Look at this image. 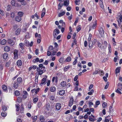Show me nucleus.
<instances>
[{
  "mask_svg": "<svg viewBox=\"0 0 122 122\" xmlns=\"http://www.w3.org/2000/svg\"><path fill=\"white\" fill-rule=\"evenodd\" d=\"M39 67L37 68V71L38 73V74L41 75L45 71V67L43 66V65L42 64H39Z\"/></svg>",
  "mask_w": 122,
  "mask_h": 122,
  "instance_id": "f257e3e1",
  "label": "nucleus"
},
{
  "mask_svg": "<svg viewBox=\"0 0 122 122\" xmlns=\"http://www.w3.org/2000/svg\"><path fill=\"white\" fill-rule=\"evenodd\" d=\"M22 81V78L20 77H19L16 80L14 81L13 86L15 88H17Z\"/></svg>",
  "mask_w": 122,
  "mask_h": 122,
  "instance_id": "f03ea898",
  "label": "nucleus"
},
{
  "mask_svg": "<svg viewBox=\"0 0 122 122\" xmlns=\"http://www.w3.org/2000/svg\"><path fill=\"white\" fill-rule=\"evenodd\" d=\"M54 46L53 47V50L52 51V55L53 56L55 55L56 54L59 49L58 45L57 43L55 42L54 43Z\"/></svg>",
  "mask_w": 122,
  "mask_h": 122,
  "instance_id": "7ed1b4c3",
  "label": "nucleus"
},
{
  "mask_svg": "<svg viewBox=\"0 0 122 122\" xmlns=\"http://www.w3.org/2000/svg\"><path fill=\"white\" fill-rule=\"evenodd\" d=\"M97 46L100 49H106L107 45V43L106 41H104V45H103L99 41H97Z\"/></svg>",
  "mask_w": 122,
  "mask_h": 122,
  "instance_id": "20e7f679",
  "label": "nucleus"
},
{
  "mask_svg": "<svg viewBox=\"0 0 122 122\" xmlns=\"http://www.w3.org/2000/svg\"><path fill=\"white\" fill-rule=\"evenodd\" d=\"M99 74L100 76H103L104 75V72L103 70L99 69H96L95 71L93 73V75L96 74Z\"/></svg>",
  "mask_w": 122,
  "mask_h": 122,
  "instance_id": "39448f33",
  "label": "nucleus"
},
{
  "mask_svg": "<svg viewBox=\"0 0 122 122\" xmlns=\"http://www.w3.org/2000/svg\"><path fill=\"white\" fill-rule=\"evenodd\" d=\"M117 15L118 17V20L117 22L118 23V25L120 26L122 22V11L119 12L118 14Z\"/></svg>",
  "mask_w": 122,
  "mask_h": 122,
  "instance_id": "423d86ee",
  "label": "nucleus"
},
{
  "mask_svg": "<svg viewBox=\"0 0 122 122\" xmlns=\"http://www.w3.org/2000/svg\"><path fill=\"white\" fill-rule=\"evenodd\" d=\"M60 33V31L59 30L57 29H55L53 32V35L54 37L56 38L57 36V34H59Z\"/></svg>",
  "mask_w": 122,
  "mask_h": 122,
  "instance_id": "0eeeda50",
  "label": "nucleus"
},
{
  "mask_svg": "<svg viewBox=\"0 0 122 122\" xmlns=\"http://www.w3.org/2000/svg\"><path fill=\"white\" fill-rule=\"evenodd\" d=\"M46 78H43L41 80V83L40 84V85L42 86L43 85H45L46 83Z\"/></svg>",
  "mask_w": 122,
  "mask_h": 122,
  "instance_id": "6e6552de",
  "label": "nucleus"
},
{
  "mask_svg": "<svg viewBox=\"0 0 122 122\" xmlns=\"http://www.w3.org/2000/svg\"><path fill=\"white\" fill-rule=\"evenodd\" d=\"M99 32L102 37L104 35V32L103 28L101 27L99 30Z\"/></svg>",
  "mask_w": 122,
  "mask_h": 122,
  "instance_id": "1a4fd4ad",
  "label": "nucleus"
},
{
  "mask_svg": "<svg viewBox=\"0 0 122 122\" xmlns=\"http://www.w3.org/2000/svg\"><path fill=\"white\" fill-rule=\"evenodd\" d=\"M97 26V21L96 20L94 22H93V23L92 26H90V28H92L93 29H95Z\"/></svg>",
  "mask_w": 122,
  "mask_h": 122,
  "instance_id": "9d476101",
  "label": "nucleus"
},
{
  "mask_svg": "<svg viewBox=\"0 0 122 122\" xmlns=\"http://www.w3.org/2000/svg\"><path fill=\"white\" fill-rule=\"evenodd\" d=\"M61 104L60 103H57L56 106V111H58L61 109Z\"/></svg>",
  "mask_w": 122,
  "mask_h": 122,
  "instance_id": "9b49d317",
  "label": "nucleus"
},
{
  "mask_svg": "<svg viewBox=\"0 0 122 122\" xmlns=\"http://www.w3.org/2000/svg\"><path fill=\"white\" fill-rule=\"evenodd\" d=\"M18 51L16 49L14 50V58L15 59H17L18 57Z\"/></svg>",
  "mask_w": 122,
  "mask_h": 122,
  "instance_id": "f8f14e48",
  "label": "nucleus"
},
{
  "mask_svg": "<svg viewBox=\"0 0 122 122\" xmlns=\"http://www.w3.org/2000/svg\"><path fill=\"white\" fill-rule=\"evenodd\" d=\"M8 43L11 46H13L15 44V41L10 39H9L8 41Z\"/></svg>",
  "mask_w": 122,
  "mask_h": 122,
  "instance_id": "ddd939ff",
  "label": "nucleus"
},
{
  "mask_svg": "<svg viewBox=\"0 0 122 122\" xmlns=\"http://www.w3.org/2000/svg\"><path fill=\"white\" fill-rule=\"evenodd\" d=\"M90 36H89V39ZM88 41H89V46L90 49L92 48L93 45V42L92 41H89V39H88Z\"/></svg>",
  "mask_w": 122,
  "mask_h": 122,
  "instance_id": "4468645a",
  "label": "nucleus"
},
{
  "mask_svg": "<svg viewBox=\"0 0 122 122\" xmlns=\"http://www.w3.org/2000/svg\"><path fill=\"white\" fill-rule=\"evenodd\" d=\"M55 80V82L57 83L58 82V78L57 76H53L52 79V81L53 82Z\"/></svg>",
  "mask_w": 122,
  "mask_h": 122,
  "instance_id": "2eb2a0df",
  "label": "nucleus"
},
{
  "mask_svg": "<svg viewBox=\"0 0 122 122\" xmlns=\"http://www.w3.org/2000/svg\"><path fill=\"white\" fill-rule=\"evenodd\" d=\"M74 99L73 97H71L70 100L69 105V106L71 107L73 104Z\"/></svg>",
  "mask_w": 122,
  "mask_h": 122,
  "instance_id": "dca6fc26",
  "label": "nucleus"
},
{
  "mask_svg": "<svg viewBox=\"0 0 122 122\" xmlns=\"http://www.w3.org/2000/svg\"><path fill=\"white\" fill-rule=\"evenodd\" d=\"M66 84V82L65 81H63L61 82L60 84L61 86L63 88L65 87Z\"/></svg>",
  "mask_w": 122,
  "mask_h": 122,
  "instance_id": "f3484780",
  "label": "nucleus"
},
{
  "mask_svg": "<svg viewBox=\"0 0 122 122\" xmlns=\"http://www.w3.org/2000/svg\"><path fill=\"white\" fill-rule=\"evenodd\" d=\"M28 94L27 92L26 91H23V99H25L27 98Z\"/></svg>",
  "mask_w": 122,
  "mask_h": 122,
  "instance_id": "a211bd4d",
  "label": "nucleus"
},
{
  "mask_svg": "<svg viewBox=\"0 0 122 122\" xmlns=\"http://www.w3.org/2000/svg\"><path fill=\"white\" fill-rule=\"evenodd\" d=\"M2 88L4 91L5 92H7L8 91L7 90V87L5 85H3L2 86Z\"/></svg>",
  "mask_w": 122,
  "mask_h": 122,
  "instance_id": "6ab92c4d",
  "label": "nucleus"
},
{
  "mask_svg": "<svg viewBox=\"0 0 122 122\" xmlns=\"http://www.w3.org/2000/svg\"><path fill=\"white\" fill-rule=\"evenodd\" d=\"M10 48L8 46H6L4 48V50L5 51L8 52L10 50Z\"/></svg>",
  "mask_w": 122,
  "mask_h": 122,
  "instance_id": "aec40b11",
  "label": "nucleus"
},
{
  "mask_svg": "<svg viewBox=\"0 0 122 122\" xmlns=\"http://www.w3.org/2000/svg\"><path fill=\"white\" fill-rule=\"evenodd\" d=\"M42 11L43 12L41 14V18H42V17L44 16L46 14V9L45 8H43Z\"/></svg>",
  "mask_w": 122,
  "mask_h": 122,
  "instance_id": "412c9836",
  "label": "nucleus"
},
{
  "mask_svg": "<svg viewBox=\"0 0 122 122\" xmlns=\"http://www.w3.org/2000/svg\"><path fill=\"white\" fill-rule=\"evenodd\" d=\"M65 91L64 90H61L59 91V94L60 96H63L65 94Z\"/></svg>",
  "mask_w": 122,
  "mask_h": 122,
  "instance_id": "4be33fe9",
  "label": "nucleus"
},
{
  "mask_svg": "<svg viewBox=\"0 0 122 122\" xmlns=\"http://www.w3.org/2000/svg\"><path fill=\"white\" fill-rule=\"evenodd\" d=\"M121 67H117L115 70V74H117L120 71Z\"/></svg>",
  "mask_w": 122,
  "mask_h": 122,
  "instance_id": "5701e85b",
  "label": "nucleus"
},
{
  "mask_svg": "<svg viewBox=\"0 0 122 122\" xmlns=\"http://www.w3.org/2000/svg\"><path fill=\"white\" fill-rule=\"evenodd\" d=\"M69 0H66V1H65L64 2V5L66 6H68L69 4Z\"/></svg>",
  "mask_w": 122,
  "mask_h": 122,
  "instance_id": "b1692460",
  "label": "nucleus"
},
{
  "mask_svg": "<svg viewBox=\"0 0 122 122\" xmlns=\"http://www.w3.org/2000/svg\"><path fill=\"white\" fill-rule=\"evenodd\" d=\"M40 120L41 122H45V119L43 116H40Z\"/></svg>",
  "mask_w": 122,
  "mask_h": 122,
  "instance_id": "393cba45",
  "label": "nucleus"
},
{
  "mask_svg": "<svg viewBox=\"0 0 122 122\" xmlns=\"http://www.w3.org/2000/svg\"><path fill=\"white\" fill-rule=\"evenodd\" d=\"M59 23L60 24H62V26L65 27L66 25L65 22H63L62 20H60L59 21Z\"/></svg>",
  "mask_w": 122,
  "mask_h": 122,
  "instance_id": "a878e982",
  "label": "nucleus"
},
{
  "mask_svg": "<svg viewBox=\"0 0 122 122\" xmlns=\"http://www.w3.org/2000/svg\"><path fill=\"white\" fill-rule=\"evenodd\" d=\"M8 57V54L6 53H4L3 56V58L5 59H7Z\"/></svg>",
  "mask_w": 122,
  "mask_h": 122,
  "instance_id": "bb28decb",
  "label": "nucleus"
},
{
  "mask_svg": "<svg viewBox=\"0 0 122 122\" xmlns=\"http://www.w3.org/2000/svg\"><path fill=\"white\" fill-rule=\"evenodd\" d=\"M65 13V12L63 11L62 12H61L59 13L58 14V16L59 17H61L64 15Z\"/></svg>",
  "mask_w": 122,
  "mask_h": 122,
  "instance_id": "cd10ccee",
  "label": "nucleus"
},
{
  "mask_svg": "<svg viewBox=\"0 0 122 122\" xmlns=\"http://www.w3.org/2000/svg\"><path fill=\"white\" fill-rule=\"evenodd\" d=\"M16 63L17 65L19 66H20L22 65V62L21 60H19L17 61Z\"/></svg>",
  "mask_w": 122,
  "mask_h": 122,
  "instance_id": "c85d7f7f",
  "label": "nucleus"
},
{
  "mask_svg": "<svg viewBox=\"0 0 122 122\" xmlns=\"http://www.w3.org/2000/svg\"><path fill=\"white\" fill-rule=\"evenodd\" d=\"M6 40L5 39H3L1 41V44L2 45H4L6 44Z\"/></svg>",
  "mask_w": 122,
  "mask_h": 122,
  "instance_id": "c756f323",
  "label": "nucleus"
},
{
  "mask_svg": "<svg viewBox=\"0 0 122 122\" xmlns=\"http://www.w3.org/2000/svg\"><path fill=\"white\" fill-rule=\"evenodd\" d=\"M15 106L16 111H18L20 109V105L19 104H16Z\"/></svg>",
  "mask_w": 122,
  "mask_h": 122,
  "instance_id": "7c9ffc66",
  "label": "nucleus"
},
{
  "mask_svg": "<svg viewBox=\"0 0 122 122\" xmlns=\"http://www.w3.org/2000/svg\"><path fill=\"white\" fill-rule=\"evenodd\" d=\"M21 20V18L20 16H18L16 17L15 20L18 22L20 21Z\"/></svg>",
  "mask_w": 122,
  "mask_h": 122,
  "instance_id": "2f4dec72",
  "label": "nucleus"
},
{
  "mask_svg": "<svg viewBox=\"0 0 122 122\" xmlns=\"http://www.w3.org/2000/svg\"><path fill=\"white\" fill-rule=\"evenodd\" d=\"M50 90L51 92H54L56 90V88L55 86H51L50 88Z\"/></svg>",
  "mask_w": 122,
  "mask_h": 122,
  "instance_id": "473e14b6",
  "label": "nucleus"
},
{
  "mask_svg": "<svg viewBox=\"0 0 122 122\" xmlns=\"http://www.w3.org/2000/svg\"><path fill=\"white\" fill-rule=\"evenodd\" d=\"M71 58L70 56L67 57L66 59L65 60V61L66 62H69L71 61Z\"/></svg>",
  "mask_w": 122,
  "mask_h": 122,
  "instance_id": "72a5a7b5",
  "label": "nucleus"
},
{
  "mask_svg": "<svg viewBox=\"0 0 122 122\" xmlns=\"http://www.w3.org/2000/svg\"><path fill=\"white\" fill-rule=\"evenodd\" d=\"M70 66L69 65H68L67 66H65L64 68V71H66L68 70L70 68Z\"/></svg>",
  "mask_w": 122,
  "mask_h": 122,
  "instance_id": "f704fd0d",
  "label": "nucleus"
},
{
  "mask_svg": "<svg viewBox=\"0 0 122 122\" xmlns=\"http://www.w3.org/2000/svg\"><path fill=\"white\" fill-rule=\"evenodd\" d=\"M80 0H75V3L76 5H79L80 4Z\"/></svg>",
  "mask_w": 122,
  "mask_h": 122,
  "instance_id": "c9c22d12",
  "label": "nucleus"
},
{
  "mask_svg": "<svg viewBox=\"0 0 122 122\" xmlns=\"http://www.w3.org/2000/svg\"><path fill=\"white\" fill-rule=\"evenodd\" d=\"M35 37L36 38L37 37L39 39H41V35L40 34H38L37 33H36L35 34Z\"/></svg>",
  "mask_w": 122,
  "mask_h": 122,
  "instance_id": "e433bc0d",
  "label": "nucleus"
},
{
  "mask_svg": "<svg viewBox=\"0 0 122 122\" xmlns=\"http://www.w3.org/2000/svg\"><path fill=\"white\" fill-rule=\"evenodd\" d=\"M94 92V91L93 89H92L90 92H88L87 93V94L90 95H92L93 93Z\"/></svg>",
  "mask_w": 122,
  "mask_h": 122,
  "instance_id": "4c0bfd02",
  "label": "nucleus"
},
{
  "mask_svg": "<svg viewBox=\"0 0 122 122\" xmlns=\"http://www.w3.org/2000/svg\"><path fill=\"white\" fill-rule=\"evenodd\" d=\"M25 44L26 46H29V43L28 41L27 40H25L24 41Z\"/></svg>",
  "mask_w": 122,
  "mask_h": 122,
  "instance_id": "58836bf2",
  "label": "nucleus"
},
{
  "mask_svg": "<svg viewBox=\"0 0 122 122\" xmlns=\"http://www.w3.org/2000/svg\"><path fill=\"white\" fill-rule=\"evenodd\" d=\"M64 60V58L63 57H61L58 60L59 62L60 63H62Z\"/></svg>",
  "mask_w": 122,
  "mask_h": 122,
  "instance_id": "ea45409f",
  "label": "nucleus"
},
{
  "mask_svg": "<svg viewBox=\"0 0 122 122\" xmlns=\"http://www.w3.org/2000/svg\"><path fill=\"white\" fill-rule=\"evenodd\" d=\"M53 50V47L52 45L49 46L48 48V51H51Z\"/></svg>",
  "mask_w": 122,
  "mask_h": 122,
  "instance_id": "a19ab883",
  "label": "nucleus"
},
{
  "mask_svg": "<svg viewBox=\"0 0 122 122\" xmlns=\"http://www.w3.org/2000/svg\"><path fill=\"white\" fill-rule=\"evenodd\" d=\"M109 112L110 113L113 112V108L112 106H110L109 107Z\"/></svg>",
  "mask_w": 122,
  "mask_h": 122,
  "instance_id": "79ce46f5",
  "label": "nucleus"
},
{
  "mask_svg": "<svg viewBox=\"0 0 122 122\" xmlns=\"http://www.w3.org/2000/svg\"><path fill=\"white\" fill-rule=\"evenodd\" d=\"M38 76H37L36 75L35 79V82L36 84H37L38 83Z\"/></svg>",
  "mask_w": 122,
  "mask_h": 122,
  "instance_id": "37998d69",
  "label": "nucleus"
},
{
  "mask_svg": "<svg viewBox=\"0 0 122 122\" xmlns=\"http://www.w3.org/2000/svg\"><path fill=\"white\" fill-rule=\"evenodd\" d=\"M38 98L36 97L34 98L33 99V103L35 104L38 101Z\"/></svg>",
  "mask_w": 122,
  "mask_h": 122,
  "instance_id": "c03bdc74",
  "label": "nucleus"
},
{
  "mask_svg": "<svg viewBox=\"0 0 122 122\" xmlns=\"http://www.w3.org/2000/svg\"><path fill=\"white\" fill-rule=\"evenodd\" d=\"M6 113L5 112H2L1 114V116L3 117H5L6 115Z\"/></svg>",
  "mask_w": 122,
  "mask_h": 122,
  "instance_id": "a18cd8bd",
  "label": "nucleus"
},
{
  "mask_svg": "<svg viewBox=\"0 0 122 122\" xmlns=\"http://www.w3.org/2000/svg\"><path fill=\"white\" fill-rule=\"evenodd\" d=\"M20 28L18 29L16 31L15 34L16 35L19 34L20 31Z\"/></svg>",
  "mask_w": 122,
  "mask_h": 122,
  "instance_id": "49530a36",
  "label": "nucleus"
},
{
  "mask_svg": "<svg viewBox=\"0 0 122 122\" xmlns=\"http://www.w3.org/2000/svg\"><path fill=\"white\" fill-rule=\"evenodd\" d=\"M37 116H34V117H33V118H32V119L33 120V122H34L36 121L37 120Z\"/></svg>",
  "mask_w": 122,
  "mask_h": 122,
  "instance_id": "de8ad7c7",
  "label": "nucleus"
},
{
  "mask_svg": "<svg viewBox=\"0 0 122 122\" xmlns=\"http://www.w3.org/2000/svg\"><path fill=\"white\" fill-rule=\"evenodd\" d=\"M89 120L91 121L94 122L96 120V118H92V117H90L89 118Z\"/></svg>",
  "mask_w": 122,
  "mask_h": 122,
  "instance_id": "09e8293b",
  "label": "nucleus"
},
{
  "mask_svg": "<svg viewBox=\"0 0 122 122\" xmlns=\"http://www.w3.org/2000/svg\"><path fill=\"white\" fill-rule=\"evenodd\" d=\"M11 6L10 5H9L7 6L6 8V10L9 11L10 10Z\"/></svg>",
  "mask_w": 122,
  "mask_h": 122,
  "instance_id": "8fccbe9b",
  "label": "nucleus"
},
{
  "mask_svg": "<svg viewBox=\"0 0 122 122\" xmlns=\"http://www.w3.org/2000/svg\"><path fill=\"white\" fill-rule=\"evenodd\" d=\"M20 94V93L19 91L17 90L15 92V95L17 96H18Z\"/></svg>",
  "mask_w": 122,
  "mask_h": 122,
  "instance_id": "3c124183",
  "label": "nucleus"
},
{
  "mask_svg": "<svg viewBox=\"0 0 122 122\" xmlns=\"http://www.w3.org/2000/svg\"><path fill=\"white\" fill-rule=\"evenodd\" d=\"M22 98L21 97H18L17 98V101L18 102L20 103L22 101Z\"/></svg>",
  "mask_w": 122,
  "mask_h": 122,
  "instance_id": "603ef678",
  "label": "nucleus"
},
{
  "mask_svg": "<svg viewBox=\"0 0 122 122\" xmlns=\"http://www.w3.org/2000/svg\"><path fill=\"white\" fill-rule=\"evenodd\" d=\"M109 82H107L106 85H105V87H104V89H107L108 88L109 85Z\"/></svg>",
  "mask_w": 122,
  "mask_h": 122,
  "instance_id": "864d4df0",
  "label": "nucleus"
},
{
  "mask_svg": "<svg viewBox=\"0 0 122 122\" xmlns=\"http://www.w3.org/2000/svg\"><path fill=\"white\" fill-rule=\"evenodd\" d=\"M107 106V103L105 102H104L102 104V106L104 108L106 107Z\"/></svg>",
  "mask_w": 122,
  "mask_h": 122,
  "instance_id": "5fc2aeb1",
  "label": "nucleus"
},
{
  "mask_svg": "<svg viewBox=\"0 0 122 122\" xmlns=\"http://www.w3.org/2000/svg\"><path fill=\"white\" fill-rule=\"evenodd\" d=\"M88 103L89 104V107H91V105H93V103H92V102H90V101H89L88 102Z\"/></svg>",
  "mask_w": 122,
  "mask_h": 122,
  "instance_id": "6e6d98bb",
  "label": "nucleus"
},
{
  "mask_svg": "<svg viewBox=\"0 0 122 122\" xmlns=\"http://www.w3.org/2000/svg\"><path fill=\"white\" fill-rule=\"evenodd\" d=\"M108 46V50H109V52L110 53H111L112 52V50L111 46L110 44H109Z\"/></svg>",
  "mask_w": 122,
  "mask_h": 122,
  "instance_id": "4d7b16f0",
  "label": "nucleus"
},
{
  "mask_svg": "<svg viewBox=\"0 0 122 122\" xmlns=\"http://www.w3.org/2000/svg\"><path fill=\"white\" fill-rule=\"evenodd\" d=\"M18 14L19 16L21 17L23 15V13L22 12L20 11L18 13Z\"/></svg>",
  "mask_w": 122,
  "mask_h": 122,
  "instance_id": "13d9d810",
  "label": "nucleus"
},
{
  "mask_svg": "<svg viewBox=\"0 0 122 122\" xmlns=\"http://www.w3.org/2000/svg\"><path fill=\"white\" fill-rule=\"evenodd\" d=\"M76 35V33H74L72 36V39H76L75 38Z\"/></svg>",
  "mask_w": 122,
  "mask_h": 122,
  "instance_id": "bf43d9fd",
  "label": "nucleus"
},
{
  "mask_svg": "<svg viewBox=\"0 0 122 122\" xmlns=\"http://www.w3.org/2000/svg\"><path fill=\"white\" fill-rule=\"evenodd\" d=\"M2 110L4 111H5L7 109V107L5 106H3L2 107Z\"/></svg>",
  "mask_w": 122,
  "mask_h": 122,
  "instance_id": "052dcab7",
  "label": "nucleus"
},
{
  "mask_svg": "<svg viewBox=\"0 0 122 122\" xmlns=\"http://www.w3.org/2000/svg\"><path fill=\"white\" fill-rule=\"evenodd\" d=\"M11 4L13 6H15V0H13L11 1Z\"/></svg>",
  "mask_w": 122,
  "mask_h": 122,
  "instance_id": "680f3d73",
  "label": "nucleus"
},
{
  "mask_svg": "<svg viewBox=\"0 0 122 122\" xmlns=\"http://www.w3.org/2000/svg\"><path fill=\"white\" fill-rule=\"evenodd\" d=\"M42 103L41 102H39L37 104V107L38 108H40L41 106Z\"/></svg>",
  "mask_w": 122,
  "mask_h": 122,
  "instance_id": "e2e57ef3",
  "label": "nucleus"
},
{
  "mask_svg": "<svg viewBox=\"0 0 122 122\" xmlns=\"http://www.w3.org/2000/svg\"><path fill=\"white\" fill-rule=\"evenodd\" d=\"M78 58V57H77V58L75 59V61H73V65H75L77 62V58Z\"/></svg>",
  "mask_w": 122,
  "mask_h": 122,
  "instance_id": "0e129e2a",
  "label": "nucleus"
},
{
  "mask_svg": "<svg viewBox=\"0 0 122 122\" xmlns=\"http://www.w3.org/2000/svg\"><path fill=\"white\" fill-rule=\"evenodd\" d=\"M55 98V96L53 95L51 96L50 97V99L51 100H52V101H53V100H54Z\"/></svg>",
  "mask_w": 122,
  "mask_h": 122,
  "instance_id": "69168bd1",
  "label": "nucleus"
},
{
  "mask_svg": "<svg viewBox=\"0 0 122 122\" xmlns=\"http://www.w3.org/2000/svg\"><path fill=\"white\" fill-rule=\"evenodd\" d=\"M51 51H48L47 52V55L48 56H50L51 54Z\"/></svg>",
  "mask_w": 122,
  "mask_h": 122,
  "instance_id": "338daca9",
  "label": "nucleus"
},
{
  "mask_svg": "<svg viewBox=\"0 0 122 122\" xmlns=\"http://www.w3.org/2000/svg\"><path fill=\"white\" fill-rule=\"evenodd\" d=\"M78 76L77 75H76L74 77V81H77V80L78 79Z\"/></svg>",
  "mask_w": 122,
  "mask_h": 122,
  "instance_id": "774afa93",
  "label": "nucleus"
}]
</instances>
